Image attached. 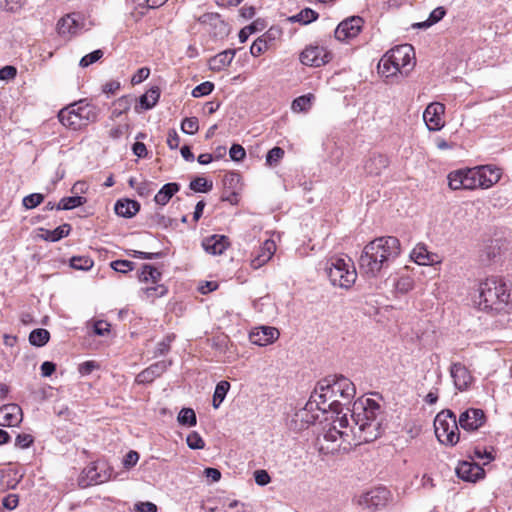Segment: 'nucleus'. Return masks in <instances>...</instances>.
I'll return each instance as SVG.
<instances>
[{
  "instance_id": "f257e3e1",
  "label": "nucleus",
  "mask_w": 512,
  "mask_h": 512,
  "mask_svg": "<svg viewBox=\"0 0 512 512\" xmlns=\"http://www.w3.org/2000/svg\"><path fill=\"white\" fill-rule=\"evenodd\" d=\"M312 394L322 412L332 411L339 415L355 397L356 389L352 381L342 375L329 376L317 383Z\"/></svg>"
},
{
  "instance_id": "f03ea898",
  "label": "nucleus",
  "mask_w": 512,
  "mask_h": 512,
  "mask_svg": "<svg viewBox=\"0 0 512 512\" xmlns=\"http://www.w3.org/2000/svg\"><path fill=\"white\" fill-rule=\"evenodd\" d=\"M400 253L401 244L396 237L384 236L376 238L364 247L360 255V271L369 277H375L390 261L395 260Z\"/></svg>"
},
{
  "instance_id": "7ed1b4c3",
  "label": "nucleus",
  "mask_w": 512,
  "mask_h": 512,
  "mask_svg": "<svg viewBox=\"0 0 512 512\" xmlns=\"http://www.w3.org/2000/svg\"><path fill=\"white\" fill-rule=\"evenodd\" d=\"M350 426L357 443H367L381 434L380 406L370 398H360L353 403Z\"/></svg>"
},
{
  "instance_id": "20e7f679",
  "label": "nucleus",
  "mask_w": 512,
  "mask_h": 512,
  "mask_svg": "<svg viewBox=\"0 0 512 512\" xmlns=\"http://www.w3.org/2000/svg\"><path fill=\"white\" fill-rule=\"evenodd\" d=\"M474 300L480 310L501 312L511 302V288L502 279L491 277L482 281Z\"/></svg>"
},
{
  "instance_id": "39448f33",
  "label": "nucleus",
  "mask_w": 512,
  "mask_h": 512,
  "mask_svg": "<svg viewBox=\"0 0 512 512\" xmlns=\"http://www.w3.org/2000/svg\"><path fill=\"white\" fill-rule=\"evenodd\" d=\"M319 445L320 451L324 454L345 452L350 450L353 445H360L351 432L346 414L336 416L331 427L324 433Z\"/></svg>"
},
{
  "instance_id": "423d86ee",
  "label": "nucleus",
  "mask_w": 512,
  "mask_h": 512,
  "mask_svg": "<svg viewBox=\"0 0 512 512\" xmlns=\"http://www.w3.org/2000/svg\"><path fill=\"white\" fill-rule=\"evenodd\" d=\"M325 272L333 286L343 289L351 288L357 279L354 263L348 257H330L325 263Z\"/></svg>"
},
{
  "instance_id": "0eeeda50",
  "label": "nucleus",
  "mask_w": 512,
  "mask_h": 512,
  "mask_svg": "<svg viewBox=\"0 0 512 512\" xmlns=\"http://www.w3.org/2000/svg\"><path fill=\"white\" fill-rule=\"evenodd\" d=\"M58 118L62 125L76 131L95 122L98 113L93 105L79 101L61 109Z\"/></svg>"
},
{
  "instance_id": "6e6552de",
  "label": "nucleus",
  "mask_w": 512,
  "mask_h": 512,
  "mask_svg": "<svg viewBox=\"0 0 512 512\" xmlns=\"http://www.w3.org/2000/svg\"><path fill=\"white\" fill-rule=\"evenodd\" d=\"M459 422L450 410L439 412L434 420L435 435L438 441L447 446H454L459 442Z\"/></svg>"
},
{
  "instance_id": "1a4fd4ad",
  "label": "nucleus",
  "mask_w": 512,
  "mask_h": 512,
  "mask_svg": "<svg viewBox=\"0 0 512 512\" xmlns=\"http://www.w3.org/2000/svg\"><path fill=\"white\" fill-rule=\"evenodd\" d=\"M324 413L325 412L320 410L318 400L314 399V395L311 394L305 406L294 414L292 418L294 428L298 430L306 429L314 424L319 419L320 415Z\"/></svg>"
},
{
  "instance_id": "9d476101",
  "label": "nucleus",
  "mask_w": 512,
  "mask_h": 512,
  "mask_svg": "<svg viewBox=\"0 0 512 512\" xmlns=\"http://www.w3.org/2000/svg\"><path fill=\"white\" fill-rule=\"evenodd\" d=\"M388 53L391 61L394 62L400 70L401 75L407 76L416 64L415 51L410 44L396 46L389 50Z\"/></svg>"
},
{
  "instance_id": "9b49d317",
  "label": "nucleus",
  "mask_w": 512,
  "mask_h": 512,
  "mask_svg": "<svg viewBox=\"0 0 512 512\" xmlns=\"http://www.w3.org/2000/svg\"><path fill=\"white\" fill-rule=\"evenodd\" d=\"M474 188L477 189H489L499 182L502 173L501 170L493 165H481L472 167Z\"/></svg>"
},
{
  "instance_id": "f8f14e48",
  "label": "nucleus",
  "mask_w": 512,
  "mask_h": 512,
  "mask_svg": "<svg viewBox=\"0 0 512 512\" xmlns=\"http://www.w3.org/2000/svg\"><path fill=\"white\" fill-rule=\"evenodd\" d=\"M391 498L390 491L385 487H376L362 494L357 503L364 509L376 510L385 507Z\"/></svg>"
},
{
  "instance_id": "ddd939ff",
  "label": "nucleus",
  "mask_w": 512,
  "mask_h": 512,
  "mask_svg": "<svg viewBox=\"0 0 512 512\" xmlns=\"http://www.w3.org/2000/svg\"><path fill=\"white\" fill-rule=\"evenodd\" d=\"M448 187L453 190H469L473 191L474 178L472 168H461L451 171L447 175Z\"/></svg>"
},
{
  "instance_id": "4468645a",
  "label": "nucleus",
  "mask_w": 512,
  "mask_h": 512,
  "mask_svg": "<svg viewBox=\"0 0 512 512\" xmlns=\"http://www.w3.org/2000/svg\"><path fill=\"white\" fill-rule=\"evenodd\" d=\"M445 105L440 102H432L423 112V120L429 131H439L445 126Z\"/></svg>"
},
{
  "instance_id": "2eb2a0df",
  "label": "nucleus",
  "mask_w": 512,
  "mask_h": 512,
  "mask_svg": "<svg viewBox=\"0 0 512 512\" xmlns=\"http://www.w3.org/2000/svg\"><path fill=\"white\" fill-rule=\"evenodd\" d=\"M363 19L351 16L338 24L335 29V38L339 41H348L355 38L363 27Z\"/></svg>"
},
{
  "instance_id": "dca6fc26",
  "label": "nucleus",
  "mask_w": 512,
  "mask_h": 512,
  "mask_svg": "<svg viewBox=\"0 0 512 512\" xmlns=\"http://www.w3.org/2000/svg\"><path fill=\"white\" fill-rule=\"evenodd\" d=\"M331 60V54L324 47L309 46L300 54L302 64L313 67H320Z\"/></svg>"
},
{
  "instance_id": "f3484780",
  "label": "nucleus",
  "mask_w": 512,
  "mask_h": 512,
  "mask_svg": "<svg viewBox=\"0 0 512 512\" xmlns=\"http://www.w3.org/2000/svg\"><path fill=\"white\" fill-rule=\"evenodd\" d=\"M410 259L419 266H433L442 262V258L437 253L429 251L424 243H417L413 247Z\"/></svg>"
},
{
  "instance_id": "a211bd4d",
  "label": "nucleus",
  "mask_w": 512,
  "mask_h": 512,
  "mask_svg": "<svg viewBox=\"0 0 512 512\" xmlns=\"http://www.w3.org/2000/svg\"><path fill=\"white\" fill-rule=\"evenodd\" d=\"M280 336L277 328L272 326L255 327L249 333V340L257 346H267L274 343Z\"/></svg>"
},
{
  "instance_id": "6ab92c4d",
  "label": "nucleus",
  "mask_w": 512,
  "mask_h": 512,
  "mask_svg": "<svg viewBox=\"0 0 512 512\" xmlns=\"http://www.w3.org/2000/svg\"><path fill=\"white\" fill-rule=\"evenodd\" d=\"M486 417L481 409L469 408L460 414L459 426L467 431L479 429L485 423Z\"/></svg>"
},
{
  "instance_id": "aec40b11",
  "label": "nucleus",
  "mask_w": 512,
  "mask_h": 512,
  "mask_svg": "<svg viewBox=\"0 0 512 512\" xmlns=\"http://www.w3.org/2000/svg\"><path fill=\"white\" fill-rule=\"evenodd\" d=\"M23 420L22 409L17 404H6L0 407V426L16 427Z\"/></svg>"
},
{
  "instance_id": "412c9836",
  "label": "nucleus",
  "mask_w": 512,
  "mask_h": 512,
  "mask_svg": "<svg viewBox=\"0 0 512 512\" xmlns=\"http://www.w3.org/2000/svg\"><path fill=\"white\" fill-rule=\"evenodd\" d=\"M456 474L459 478L468 482H476L484 478L485 471L477 463L463 461L456 467Z\"/></svg>"
},
{
  "instance_id": "4be33fe9",
  "label": "nucleus",
  "mask_w": 512,
  "mask_h": 512,
  "mask_svg": "<svg viewBox=\"0 0 512 512\" xmlns=\"http://www.w3.org/2000/svg\"><path fill=\"white\" fill-rule=\"evenodd\" d=\"M450 374L459 391L466 390L473 382L470 371L461 363H454L450 368Z\"/></svg>"
},
{
  "instance_id": "5701e85b",
  "label": "nucleus",
  "mask_w": 512,
  "mask_h": 512,
  "mask_svg": "<svg viewBox=\"0 0 512 512\" xmlns=\"http://www.w3.org/2000/svg\"><path fill=\"white\" fill-rule=\"evenodd\" d=\"M275 251V242L271 239L265 240L255 256L251 259L252 268L259 269L264 266L272 258Z\"/></svg>"
},
{
  "instance_id": "b1692460",
  "label": "nucleus",
  "mask_w": 512,
  "mask_h": 512,
  "mask_svg": "<svg viewBox=\"0 0 512 512\" xmlns=\"http://www.w3.org/2000/svg\"><path fill=\"white\" fill-rule=\"evenodd\" d=\"M229 244L228 238L224 235H212L202 242L204 250L211 255H221Z\"/></svg>"
},
{
  "instance_id": "393cba45",
  "label": "nucleus",
  "mask_w": 512,
  "mask_h": 512,
  "mask_svg": "<svg viewBox=\"0 0 512 512\" xmlns=\"http://www.w3.org/2000/svg\"><path fill=\"white\" fill-rule=\"evenodd\" d=\"M388 165L389 160L385 155L373 154L366 160L364 169L370 175H379Z\"/></svg>"
},
{
  "instance_id": "a878e982",
  "label": "nucleus",
  "mask_w": 512,
  "mask_h": 512,
  "mask_svg": "<svg viewBox=\"0 0 512 512\" xmlns=\"http://www.w3.org/2000/svg\"><path fill=\"white\" fill-rule=\"evenodd\" d=\"M165 369V362H157L140 372L136 377V382L139 384L150 383L155 378L159 377L165 371Z\"/></svg>"
},
{
  "instance_id": "bb28decb",
  "label": "nucleus",
  "mask_w": 512,
  "mask_h": 512,
  "mask_svg": "<svg viewBox=\"0 0 512 512\" xmlns=\"http://www.w3.org/2000/svg\"><path fill=\"white\" fill-rule=\"evenodd\" d=\"M234 58V52L231 50H226L218 53L214 57L209 60V68L212 71H221L227 66L230 65Z\"/></svg>"
},
{
  "instance_id": "cd10ccee",
  "label": "nucleus",
  "mask_w": 512,
  "mask_h": 512,
  "mask_svg": "<svg viewBox=\"0 0 512 512\" xmlns=\"http://www.w3.org/2000/svg\"><path fill=\"white\" fill-rule=\"evenodd\" d=\"M160 97V91L157 87L149 89L145 94L139 98V106L135 107L136 112L141 110H149L153 108L158 102Z\"/></svg>"
},
{
  "instance_id": "c85d7f7f",
  "label": "nucleus",
  "mask_w": 512,
  "mask_h": 512,
  "mask_svg": "<svg viewBox=\"0 0 512 512\" xmlns=\"http://www.w3.org/2000/svg\"><path fill=\"white\" fill-rule=\"evenodd\" d=\"M139 204L134 200H118L115 204V212L122 217L130 218L139 211Z\"/></svg>"
},
{
  "instance_id": "c756f323",
  "label": "nucleus",
  "mask_w": 512,
  "mask_h": 512,
  "mask_svg": "<svg viewBox=\"0 0 512 512\" xmlns=\"http://www.w3.org/2000/svg\"><path fill=\"white\" fill-rule=\"evenodd\" d=\"M178 191L179 185L177 183H167L155 195L154 201L156 204L164 206Z\"/></svg>"
},
{
  "instance_id": "7c9ffc66",
  "label": "nucleus",
  "mask_w": 512,
  "mask_h": 512,
  "mask_svg": "<svg viewBox=\"0 0 512 512\" xmlns=\"http://www.w3.org/2000/svg\"><path fill=\"white\" fill-rule=\"evenodd\" d=\"M378 73L386 78L396 76L397 74H400V70L397 68V66L394 64V62L391 61L390 55L388 52H386L382 58L380 59L378 66Z\"/></svg>"
},
{
  "instance_id": "2f4dec72",
  "label": "nucleus",
  "mask_w": 512,
  "mask_h": 512,
  "mask_svg": "<svg viewBox=\"0 0 512 512\" xmlns=\"http://www.w3.org/2000/svg\"><path fill=\"white\" fill-rule=\"evenodd\" d=\"M59 34H75L79 29V22L75 15H67L61 18L57 24Z\"/></svg>"
},
{
  "instance_id": "473e14b6",
  "label": "nucleus",
  "mask_w": 512,
  "mask_h": 512,
  "mask_svg": "<svg viewBox=\"0 0 512 512\" xmlns=\"http://www.w3.org/2000/svg\"><path fill=\"white\" fill-rule=\"evenodd\" d=\"M273 39L274 38L271 36L269 32L258 37L250 47L251 55L254 57H258L261 54L265 53L269 49L270 43L272 42Z\"/></svg>"
},
{
  "instance_id": "72a5a7b5",
  "label": "nucleus",
  "mask_w": 512,
  "mask_h": 512,
  "mask_svg": "<svg viewBox=\"0 0 512 512\" xmlns=\"http://www.w3.org/2000/svg\"><path fill=\"white\" fill-rule=\"evenodd\" d=\"M41 234L39 235L42 239L46 241L55 242L58 241L64 237H66L70 232V225L69 224H63L59 227H57L54 230H44L40 229Z\"/></svg>"
},
{
  "instance_id": "f704fd0d",
  "label": "nucleus",
  "mask_w": 512,
  "mask_h": 512,
  "mask_svg": "<svg viewBox=\"0 0 512 512\" xmlns=\"http://www.w3.org/2000/svg\"><path fill=\"white\" fill-rule=\"evenodd\" d=\"M315 97L313 94L309 93L307 95H302L293 100L291 109L293 112H305L308 111L314 101Z\"/></svg>"
},
{
  "instance_id": "c9c22d12",
  "label": "nucleus",
  "mask_w": 512,
  "mask_h": 512,
  "mask_svg": "<svg viewBox=\"0 0 512 512\" xmlns=\"http://www.w3.org/2000/svg\"><path fill=\"white\" fill-rule=\"evenodd\" d=\"M160 277H161V273L158 271V269L149 264L143 265L141 273L139 275L140 281H142V282L151 281L153 284H156V282L160 279Z\"/></svg>"
},
{
  "instance_id": "e433bc0d",
  "label": "nucleus",
  "mask_w": 512,
  "mask_h": 512,
  "mask_svg": "<svg viewBox=\"0 0 512 512\" xmlns=\"http://www.w3.org/2000/svg\"><path fill=\"white\" fill-rule=\"evenodd\" d=\"M50 338V333L46 329H35L29 335V342L33 346H44Z\"/></svg>"
},
{
  "instance_id": "4c0bfd02",
  "label": "nucleus",
  "mask_w": 512,
  "mask_h": 512,
  "mask_svg": "<svg viewBox=\"0 0 512 512\" xmlns=\"http://www.w3.org/2000/svg\"><path fill=\"white\" fill-rule=\"evenodd\" d=\"M445 14L446 11L443 7H437L430 13L429 18L426 21L413 24V27L428 28L433 24L439 22L445 16Z\"/></svg>"
},
{
  "instance_id": "58836bf2",
  "label": "nucleus",
  "mask_w": 512,
  "mask_h": 512,
  "mask_svg": "<svg viewBox=\"0 0 512 512\" xmlns=\"http://www.w3.org/2000/svg\"><path fill=\"white\" fill-rule=\"evenodd\" d=\"M86 202L81 196H71L62 198L57 204L58 210H70L83 205Z\"/></svg>"
},
{
  "instance_id": "ea45409f",
  "label": "nucleus",
  "mask_w": 512,
  "mask_h": 512,
  "mask_svg": "<svg viewBox=\"0 0 512 512\" xmlns=\"http://www.w3.org/2000/svg\"><path fill=\"white\" fill-rule=\"evenodd\" d=\"M230 389V383L228 381H220L215 388L213 395V407L218 408L225 399L227 392Z\"/></svg>"
},
{
  "instance_id": "a19ab883",
  "label": "nucleus",
  "mask_w": 512,
  "mask_h": 512,
  "mask_svg": "<svg viewBox=\"0 0 512 512\" xmlns=\"http://www.w3.org/2000/svg\"><path fill=\"white\" fill-rule=\"evenodd\" d=\"M318 18V13L310 8L301 10L297 15L290 17L291 22L309 24Z\"/></svg>"
},
{
  "instance_id": "79ce46f5",
  "label": "nucleus",
  "mask_w": 512,
  "mask_h": 512,
  "mask_svg": "<svg viewBox=\"0 0 512 512\" xmlns=\"http://www.w3.org/2000/svg\"><path fill=\"white\" fill-rule=\"evenodd\" d=\"M167 293V289L163 285H153L142 289V295L145 299L153 301L158 297H162Z\"/></svg>"
},
{
  "instance_id": "37998d69",
  "label": "nucleus",
  "mask_w": 512,
  "mask_h": 512,
  "mask_svg": "<svg viewBox=\"0 0 512 512\" xmlns=\"http://www.w3.org/2000/svg\"><path fill=\"white\" fill-rule=\"evenodd\" d=\"M177 420L181 425L195 426L197 423L196 414L191 408H183L180 410Z\"/></svg>"
},
{
  "instance_id": "c03bdc74",
  "label": "nucleus",
  "mask_w": 512,
  "mask_h": 512,
  "mask_svg": "<svg viewBox=\"0 0 512 512\" xmlns=\"http://www.w3.org/2000/svg\"><path fill=\"white\" fill-rule=\"evenodd\" d=\"M190 189L195 192H208L212 189L213 184L204 177H197L190 182Z\"/></svg>"
},
{
  "instance_id": "a18cd8bd",
  "label": "nucleus",
  "mask_w": 512,
  "mask_h": 512,
  "mask_svg": "<svg viewBox=\"0 0 512 512\" xmlns=\"http://www.w3.org/2000/svg\"><path fill=\"white\" fill-rule=\"evenodd\" d=\"M131 106V99L128 96L118 98L113 104L112 115L115 117L120 116L122 113L128 111Z\"/></svg>"
},
{
  "instance_id": "49530a36",
  "label": "nucleus",
  "mask_w": 512,
  "mask_h": 512,
  "mask_svg": "<svg viewBox=\"0 0 512 512\" xmlns=\"http://www.w3.org/2000/svg\"><path fill=\"white\" fill-rule=\"evenodd\" d=\"M71 267L77 270H89L93 267L94 262L91 258L86 256L73 257L70 261Z\"/></svg>"
},
{
  "instance_id": "de8ad7c7",
  "label": "nucleus",
  "mask_w": 512,
  "mask_h": 512,
  "mask_svg": "<svg viewBox=\"0 0 512 512\" xmlns=\"http://www.w3.org/2000/svg\"><path fill=\"white\" fill-rule=\"evenodd\" d=\"M413 288L414 280L410 276L400 277L395 284L396 291L402 294L410 292Z\"/></svg>"
},
{
  "instance_id": "09e8293b",
  "label": "nucleus",
  "mask_w": 512,
  "mask_h": 512,
  "mask_svg": "<svg viewBox=\"0 0 512 512\" xmlns=\"http://www.w3.org/2000/svg\"><path fill=\"white\" fill-rule=\"evenodd\" d=\"M186 443L190 449L200 450L205 447V442L200 434L196 431H192L186 438Z\"/></svg>"
},
{
  "instance_id": "8fccbe9b",
  "label": "nucleus",
  "mask_w": 512,
  "mask_h": 512,
  "mask_svg": "<svg viewBox=\"0 0 512 512\" xmlns=\"http://www.w3.org/2000/svg\"><path fill=\"white\" fill-rule=\"evenodd\" d=\"M199 129V122L196 117L185 118L181 123V130L189 135L195 134Z\"/></svg>"
},
{
  "instance_id": "3c124183",
  "label": "nucleus",
  "mask_w": 512,
  "mask_h": 512,
  "mask_svg": "<svg viewBox=\"0 0 512 512\" xmlns=\"http://www.w3.org/2000/svg\"><path fill=\"white\" fill-rule=\"evenodd\" d=\"M213 89L214 84L212 82L206 81L199 84L192 90V96L195 98L202 97L210 94L213 91Z\"/></svg>"
},
{
  "instance_id": "603ef678",
  "label": "nucleus",
  "mask_w": 512,
  "mask_h": 512,
  "mask_svg": "<svg viewBox=\"0 0 512 512\" xmlns=\"http://www.w3.org/2000/svg\"><path fill=\"white\" fill-rule=\"evenodd\" d=\"M44 196L40 193H33L23 198V205L27 209H33L42 203Z\"/></svg>"
},
{
  "instance_id": "864d4df0",
  "label": "nucleus",
  "mask_w": 512,
  "mask_h": 512,
  "mask_svg": "<svg viewBox=\"0 0 512 512\" xmlns=\"http://www.w3.org/2000/svg\"><path fill=\"white\" fill-rule=\"evenodd\" d=\"M284 156V150L280 147L272 148L266 156V163L268 165H274L278 163Z\"/></svg>"
},
{
  "instance_id": "5fc2aeb1",
  "label": "nucleus",
  "mask_w": 512,
  "mask_h": 512,
  "mask_svg": "<svg viewBox=\"0 0 512 512\" xmlns=\"http://www.w3.org/2000/svg\"><path fill=\"white\" fill-rule=\"evenodd\" d=\"M102 56H103L102 50H100V49L95 50V51L91 52L90 54H87L84 57H82V59L80 60V66L88 67L89 65L95 63L100 58H102Z\"/></svg>"
},
{
  "instance_id": "6e6d98bb",
  "label": "nucleus",
  "mask_w": 512,
  "mask_h": 512,
  "mask_svg": "<svg viewBox=\"0 0 512 512\" xmlns=\"http://www.w3.org/2000/svg\"><path fill=\"white\" fill-rule=\"evenodd\" d=\"M133 262L128 260H116L111 263L112 269L116 272L127 273L133 269Z\"/></svg>"
},
{
  "instance_id": "4d7b16f0",
  "label": "nucleus",
  "mask_w": 512,
  "mask_h": 512,
  "mask_svg": "<svg viewBox=\"0 0 512 512\" xmlns=\"http://www.w3.org/2000/svg\"><path fill=\"white\" fill-rule=\"evenodd\" d=\"M225 512H252L250 507L237 500L230 501L225 509Z\"/></svg>"
},
{
  "instance_id": "13d9d810",
  "label": "nucleus",
  "mask_w": 512,
  "mask_h": 512,
  "mask_svg": "<svg viewBox=\"0 0 512 512\" xmlns=\"http://www.w3.org/2000/svg\"><path fill=\"white\" fill-rule=\"evenodd\" d=\"M33 442L34 439L32 435L26 433L18 434L15 439V445L22 449L30 447L33 444Z\"/></svg>"
},
{
  "instance_id": "bf43d9fd",
  "label": "nucleus",
  "mask_w": 512,
  "mask_h": 512,
  "mask_svg": "<svg viewBox=\"0 0 512 512\" xmlns=\"http://www.w3.org/2000/svg\"><path fill=\"white\" fill-rule=\"evenodd\" d=\"M17 75L16 67L12 65L4 66L0 69V80L1 81H9L13 80Z\"/></svg>"
},
{
  "instance_id": "052dcab7",
  "label": "nucleus",
  "mask_w": 512,
  "mask_h": 512,
  "mask_svg": "<svg viewBox=\"0 0 512 512\" xmlns=\"http://www.w3.org/2000/svg\"><path fill=\"white\" fill-rule=\"evenodd\" d=\"M229 155L234 161H241L246 156L245 149L239 144H233L230 148Z\"/></svg>"
},
{
  "instance_id": "680f3d73",
  "label": "nucleus",
  "mask_w": 512,
  "mask_h": 512,
  "mask_svg": "<svg viewBox=\"0 0 512 512\" xmlns=\"http://www.w3.org/2000/svg\"><path fill=\"white\" fill-rule=\"evenodd\" d=\"M138 460H139L138 452L131 450L125 455L122 463L126 469H130L137 464Z\"/></svg>"
},
{
  "instance_id": "e2e57ef3",
  "label": "nucleus",
  "mask_w": 512,
  "mask_h": 512,
  "mask_svg": "<svg viewBox=\"0 0 512 512\" xmlns=\"http://www.w3.org/2000/svg\"><path fill=\"white\" fill-rule=\"evenodd\" d=\"M136 190L140 196L147 197L154 190L153 183L149 181L137 183Z\"/></svg>"
},
{
  "instance_id": "0e129e2a",
  "label": "nucleus",
  "mask_w": 512,
  "mask_h": 512,
  "mask_svg": "<svg viewBox=\"0 0 512 512\" xmlns=\"http://www.w3.org/2000/svg\"><path fill=\"white\" fill-rule=\"evenodd\" d=\"M254 478L255 482L260 486L267 485L271 481L269 474L265 470H256L254 472Z\"/></svg>"
},
{
  "instance_id": "69168bd1",
  "label": "nucleus",
  "mask_w": 512,
  "mask_h": 512,
  "mask_svg": "<svg viewBox=\"0 0 512 512\" xmlns=\"http://www.w3.org/2000/svg\"><path fill=\"white\" fill-rule=\"evenodd\" d=\"M18 502V496L15 494H10L3 499L2 507L3 509L6 508L9 510H13L18 506Z\"/></svg>"
},
{
  "instance_id": "338daca9",
  "label": "nucleus",
  "mask_w": 512,
  "mask_h": 512,
  "mask_svg": "<svg viewBox=\"0 0 512 512\" xmlns=\"http://www.w3.org/2000/svg\"><path fill=\"white\" fill-rule=\"evenodd\" d=\"M150 70L147 67L140 68L137 73L132 77L131 81L133 84H139L148 78Z\"/></svg>"
},
{
  "instance_id": "774afa93",
  "label": "nucleus",
  "mask_w": 512,
  "mask_h": 512,
  "mask_svg": "<svg viewBox=\"0 0 512 512\" xmlns=\"http://www.w3.org/2000/svg\"><path fill=\"white\" fill-rule=\"evenodd\" d=\"M137 512H157V506L152 502H140L135 505Z\"/></svg>"
}]
</instances>
